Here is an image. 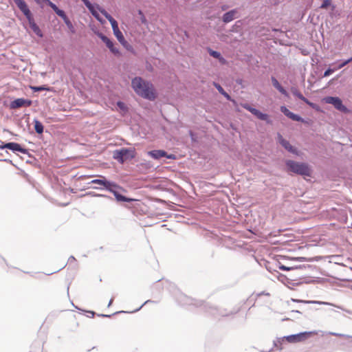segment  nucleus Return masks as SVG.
<instances>
[{
    "mask_svg": "<svg viewBox=\"0 0 352 352\" xmlns=\"http://www.w3.org/2000/svg\"><path fill=\"white\" fill-rule=\"evenodd\" d=\"M276 265H277L278 268L282 271H292V270H294L302 269V268L306 267V266L305 265H295L293 267H288V266H286V265L280 263V262H278L276 264Z\"/></svg>",
    "mask_w": 352,
    "mask_h": 352,
    "instance_id": "24",
    "label": "nucleus"
},
{
    "mask_svg": "<svg viewBox=\"0 0 352 352\" xmlns=\"http://www.w3.org/2000/svg\"><path fill=\"white\" fill-rule=\"evenodd\" d=\"M272 84L274 88H276L282 95L286 98H289V94L287 91L281 85L278 80L274 77L271 76Z\"/></svg>",
    "mask_w": 352,
    "mask_h": 352,
    "instance_id": "20",
    "label": "nucleus"
},
{
    "mask_svg": "<svg viewBox=\"0 0 352 352\" xmlns=\"http://www.w3.org/2000/svg\"><path fill=\"white\" fill-rule=\"evenodd\" d=\"M38 2H36L38 4L45 3V5L48 6L51 8L54 7L56 4L53 3L50 0H38Z\"/></svg>",
    "mask_w": 352,
    "mask_h": 352,
    "instance_id": "36",
    "label": "nucleus"
},
{
    "mask_svg": "<svg viewBox=\"0 0 352 352\" xmlns=\"http://www.w3.org/2000/svg\"><path fill=\"white\" fill-rule=\"evenodd\" d=\"M276 140L277 142L280 144L281 146H283L287 151L292 154L299 155V151L298 148L292 146L289 142L285 139L280 133H277Z\"/></svg>",
    "mask_w": 352,
    "mask_h": 352,
    "instance_id": "12",
    "label": "nucleus"
},
{
    "mask_svg": "<svg viewBox=\"0 0 352 352\" xmlns=\"http://www.w3.org/2000/svg\"><path fill=\"white\" fill-rule=\"evenodd\" d=\"M81 1L84 3L85 7H88V6L90 5V1L89 0H81Z\"/></svg>",
    "mask_w": 352,
    "mask_h": 352,
    "instance_id": "49",
    "label": "nucleus"
},
{
    "mask_svg": "<svg viewBox=\"0 0 352 352\" xmlns=\"http://www.w3.org/2000/svg\"><path fill=\"white\" fill-rule=\"evenodd\" d=\"M116 106L123 113H126L129 110V108L126 106V104L121 100L117 101Z\"/></svg>",
    "mask_w": 352,
    "mask_h": 352,
    "instance_id": "28",
    "label": "nucleus"
},
{
    "mask_svg": "<svg viewBox=\"0 0 352 352\" xmlns=\"http://www.w3.org/2000/svg\"><path fill=\"white\" fill-rule=\"evenodd\" d=\"M30 89L32 90L33 92H39L41 91H51L53 90L54 88L45 85H43L40 86H31Z\"/></svg>",
    "mask_w": 352,
    "mask_h": 352,
    "instance_id": "26",
    "label": "nucleus"
},
{
    "mask_svg": "<svg viewBox=\"0 0 352 352\" xmlns=\"http://www.w3.org/2000/svg\"><path fill=\"white\" fill-rule=\"evenodd\" d=\"M315 334H316L315 331H302L298 333L283 336V339H285V340L289 343H296L305 341Z\"/></svg>",
    "mask_w": 352,
    "mask_h": 352,
    "instance_id": "10",
    "label": "nucleus"
},
{
    "mask_svg": "<svg viewBox=\"0 0 352 352\" xmlns=\"http://www.w3.org/2000/svg\"><path fill=\"white\" fill-rule=\"evenodd\" d=\"M0 161H3V162H8L10 163V164L13 165L14 166V164L12 162V160H9V159H1Z\"/></svg>",
    "mask_w": 352,
    "mask_h": 352,
    "instance_id": "52",
    "label": "nucleus"
},
{
    "mask_svg": "<svg viewBox=\"0 0 352 352\" xmlns=\"http://www.w3.org/2000/svg\"><path fill=\"white\" fill-rule=\"evenodd\" d=\"M88 195H90L92 197H104V198L109 199L110 200H113V198L111 196L104 195V194H98V193H96L94 192H89L88 193Z\"/></svg>",
    "mask_w": 352,
    "mask_h": 352,
    "instance_id": "33",
    "label": "nucleus"
},
{
    "mask_svg": "<svg viewBox=\"0 0 352 352\" xmlns=\"http://www.w3.org/2000/svg\"><path fill=\"white\" fill-rule=\"evenodd\" d=\"M81 1L84 3L85 7H88V6L90 5V1L89 0H81Z\"/></svg>",
    "mask_w": 352,
    "mask_h": 352,
    "instance_id": "50",
    "label": "nucleus"
},
{
    "mask_svg": "<svg viewBox=\"0 0 352 352\" xmlns=\"http://www.w3.org/2000/svg\"><path fill=\"white\" fill-rule=\"evenodd\" d=\"M148 155L153 160H159L166 155V151L162 149H155L148 151Z\"/></svg>",
    "mask_w": 352,
    "mask_h": 352,
    "instance_id": "22",
    "label": "nucleus"
},
{
    "mask_svg": "<svg viewBox=\"0 0 352 352\" xmlns=\"http://www.w3.org/2000/svg\"><path fill=\"white\" fill-rule=\"evenodd\" d=\"M291 92L292 93V94L296 97L297 98H298L299 100H302L304 103L307 104V105H309V107H312V108H315L316 107V104L313 103L312 102L309 101L307 98H305L298 90L296 87H292L291 89Z\"/></svg>",
    "mask_w": 352,
    "mask_h": 352,
    "instance_id": "17",
    "label": "nucleus"
},
{
    "mask_svg": "<svg viewBox=\"0 0 352 352\" xmlns=\"http://www.w3.org/2000/svg\"><path fill=\"white\" fill-rule=\"evenodd\" d=\"M122 45L128 51H133V47L128 43L127 41H126V43H124Z\"/></svg>",
    "mask_w": 352,
    "mask_h": 352,
    "instance_id": "42",
    "label": "nucleus"
},
{
    "mask_svg": "<svg viewBox=\"0 0 352 352\" xmlns=\"http://www.w3.org/2000/svg\"><path fill=\"white\" fill-rule=\"evenodd\" d=\"M320 8L325 10L330 8L333 11L336 9V6L332 3V0H322Z\"/></svg>",
    "mask_w": 352,
    "mask_h": 352,
    "instance_id": "27",
    "label": "nucleus"
},
{
    "mask_svg": "<svg viewBox=\"0 0 352 352\" xmlns=\"http://www.w3.org/2000/svg\"><path fill=\"white\" fill-rule=\"evenodd\" d=\"M241 106L245 109V110L250 112L252 115H254L257 119L265 122L267 124H272V120L270 118V116L266 113L261 111L259 109L251 106L248 103H241Z\"/></svg>",
    "mask_w": 352,
    "mask_h": 352,
    "instance_id": "7",
    "label": "nucleus"
},
{
    "mask_svg": "<svg viewBox=\"0 0 352 352\" xmlns=\"http://www.w3.org/2000/svg\"><path fill=\"white\" fill-rule=\"evenodd\" d=\"M122 45L128 51H133V47L128 43L127 41H126V43H124Z\"/></svg>",
    "mask_w": 352,
    "mask_h": 352,
    "instance_id": "40",
    "label": "nucleus"
},
{
    "mask_svg": "<svg viewBox=\"0 0 352 352\" xmlns=\"http://www.w3.org/2000/svg\"><path fill=\"white\" fill-rule=\"evenodd\" d=\"M329 334L333 336L352 339V336L347 335V334L331 332V331L329 332Z\"/></svg>",
    "mask_w": 352,
    "mask_h": 352,
    "instance_id": "34",
    "label": "nucleus"
},
{
    "mask_svg": "<svg viewBox=\"0 0 352 352\" xmlns=\"http://www.w3.org/2000/svg\"><path fill=\"white\" fill-rule=\"evenodd\" d=\"M101 14L105 17L106 19L109 21L113 31L119 28L118 22L108 12H107L105 10H102V11H101Z\"/></svg>",
    "mask_w": 352,
    "mask_h": 352,
    "instance_id": "23",
    "label": "nucleus"
},
{
    "mask_svg": "<svg viewBox=\"0 0 352 352\" xmlns=\"http://www.w3.org/2000/svg\"><path fill=\"white\" fill-rule=\"evenodd\" d=\"M67 263H69V267L77 268L78 267L76 259L74 256H69Z\"/></svg>",
    "mask_w": 352,
    "mask_h": 352,
    "instance_id": "31",
    "label": "nucleus"
},
{
    "mask_svg": "<svg viewBox=\"0 0 352 352\" xmlns=\"http://www.w3.org/2000/svg\"><path fill=\"white\" fill-rule=\"evenodd\" d=\"M6 146H7V149L10 150L14 153L19 152L23 154H28V149L23 147L19 143L14 142H6Z\"/></svg>",
    "mask_w": 352,
    "mask_h": 352,
    "instance_id": "16",
    "label": "nucleus"
},
{
    "mask_svg": "<svg viewBox=\"0 0 352 352\" xmlns=\"http://www.w3.org/2000/svg\"><path fill=\"white\" fill-rule=\"evenodd\" d=\"M151 302H155L152 300H147L140 307H138V309H135V310H133L132 311H130L129 313L137 312V311H140L143 307L144 305H145L146 304H148V303H151ZM120 313H129V312L128 311H116L113 315L118 314H120Z\"/></svg>",
    "mask_w": 352,
    "mask_h": 352,
    "instance_id": "29",
    "label": "nucleus"
},
{
    "mask_svg": "<svg viewBox=\"0 0 352 352\" xmlns=\"http://www.w3.org/2000/svg\"><path fill=\"white\" fill-rule=\"evenodd\" d=\"M206 50L209 55L218 60L221 65H226L228 63L227 60L222 56L220 52L214 50L210 47H208Z\"/></svg>",
    "mask_w": 352,
    "mask_h": 352,
    "instance_id": "18",
    "label": "nucleus"
},
{
    "mask_svg": "<svg viewBox=\"0 0 352 352\" xmlns=\"http://www.w3.org/2000/svg\"><path fill=\"white\" fill-rule=\"evenodd\" d=\"M213 85H214V87L217 89V91H219V93L220 94H221V93H223V91H225L224 89L222 87V86L219 83L214 82Z\"/></svg>",
    "mask_w": 352,
    "mask_h": 352,
    "instance_id": "39",
    "label": "nucleus"
},
{
    "mask_svg": "<svg viewBox=\"0 0 352 352\" xmlns=\"http://www.w3.org/2000/svg\"><path fill=\"white\" fill-rule=\"evenodd\" d=\"M122 45L128 51H133V47L128 43L127 41H126V43H124Z\"/></svg>",
    "mask_w": 352,
    "mask_h": 352,
    "instance_id": "43",
    "label": "nucleus"
},
{
    "mask_svg": "<svg viewBox=\"0 0 352 352\" xmlns=\"http://www.w3.org/2000/svg\"><path fill=\"white\" fill-rule=\"evenodd\" d=\"M87 313L90 314V315H91V318H94V316H95V312L93 311H88Z\"/></svg>",
    "mask_w": 352,
    "mask_h": 352,
    "instance_id": "61",
    "label": "nucleus"
},
{
    "mask_svg": "<svg viewBox=\"0 0 352 352\" xmlns=\"http://www.w3.org/2000/svg\"><path fill=\"white\" fill-rule=\"evenodd\" d=\"M261 295H266V296H269L270 294L269 293H265V292H261L260 294H258V296H261Z\"/></svg>",
    "mask_w": 352,
    "mask_h": 352,
    "instance_id": "62",
    "label": "nucleus"
},
{
    "mask_svg": "<svg viewBox=\"0 0 352 352\" xmlns=\"http://www.w3.org/2000/svg\"><path fill=\"white\" fill-rule=\"evenodd\" d=\"M6 146V142L4 143L3 142H1V144H0V149L3 150V149H5V148H7V146Z\"/></svg>",
    "mask_w": 352,
    "mask_h": 352,
    "instance_id": "53",
    "label": "nucleus"
},
{
    "mask_svg": "<svg viewBox=\"0 0 352 352\" xmlns=\"http://www.w3.org/2000/svg\"><path fill=\"white\" fill-rule=\"evenodd\" d=\"M131 87L137 95L144 99L153 101L157 98L158 94L154 85L142 77H134L131 80Z\"/></svg>",
    "mask_w": 352,
    "mask_h": 352,
    "instance_id": "3",
    "label": "nucleus"
},
{
    "mask_svg": "<svg viewBox=\"0 0 352 352\" xmlns=\"http://www.w3.org/2000/svg\"><path fill=\"white\" fill-rule=\"evenodd\" d=\"M52 9L59 17H60L63 20L65 24L69 30V32L72 34H76V30L74 25L72 24L71 20L66 14L65 12L63 10L60 9L56 5L52 7Z\"/></svg>",
    "mask_w": 352,
    "mask_h": 352,
    "instance_id": "11",
    "label": "nucleus"
},
{
    "mask_svg": "<svg viewBox=\"0 0 352 352\" xmlns=\"http://www.w3.org/2000/svg\"><path fill=\"white\" fill-rule=\"evenodd\" d=\"M336 71V69L334 67V68H331V67H328L324 72V74H323V77H328L331 74H332L333 72H335Z\"/></svg>",
    "mask_w": 352,
    "mask_h": 352,
    "instance_id": "37",
    "label": "nucleus"
},
{
    "mask_svg": "<svg viewBox=\"0 0 352 352\" xmlns=\"http://www.w3.org/2000/svg\"><path fill=\"white\" fill-rule=\"evenodd\" d=\"M165 157L166 159H168V160H175L176 159V155L175 154L168 153L166 152V155H165Z\"/></svg>",
    "mask_w": 352,
    "mask_h": 352,
    "instance_id": "46",
    "label": "nucleus"
},
{
    "mask_svg": "<svg viewBox=\"0 0 352 352\" xmlns=\"http://www.w3.org/2000/svg\"><path fill=\"white\" fill-rule=\"evenodd\" d=\"M96 35L101 39V41L105 44L106 47L115 56L120 57L122 56V53L120 50L115 46V42L113 40L109 38L100 31L96 32Z\"/></svg>",
    "mask_w": 352,
    "mask_h": 352,
    "instance_id": "9",
    "label": "nucleus"
},
{
    "mask_svg": "<svg viewBox=\"0 0 352 352\" xmlns=\"http://www.w3.org/2000/svg\"><path fill=\"white\" fill-rule=\"evenodd\" d=\"M174 298L177 303L180 306H195L196 307H202L203 310L206 313L213 316L214 317L227 316L236 313V311H228L225 309L218 308L204 302L202 300L193 299L179 290L175 291L173 294Z\"/></svg>",
    "mask_w": 352,
    "mask_h": 352,
    "instance_id": "1",
    "label": "nucleus"
},
{
    "mask_svg": "<svg viewBox=\"0 0 352 352\" xmlns=\"http://www.w3.org/2000/svg\"><path fill=\"white\" fill-rule=\"evenodd\" d=\"M65 266H66V264H65V265L62 268H60L59 270H56V271H55V272H51V273H50V274H47V275L53 274L54 273H56V272H59V271H60V270H61L63 268H64Z\"/></svg>",
    "mask_w": 352,
    "mask_h": 352,
    "instance_id": "60",
    "label": "nucleus"
},
{
    "mask_svg": "<svg viewBox=\"0 0 352 352\" xmlns=\"http://www.w3.org/2000/svg\"><path fill=\"white\" fill-rule=\"evenodd\" d=\"M240 16L239 8H234L226 12L221 16V21L223 23L227 24Z\"/></svg>",
    "mask_w": 352,
    "mask_h": 352,
    "instance_id": "13",
    "label": "nucleus"
},
{
    "mask_svg": "<svg viewBox=\"0 0 352 352\" xmlns=\"http://www.w3.org/2000/svg\"><path fill=\"white\" fill-rule=\"evenodd\" d=\"M33 124L35 132L38 135L43 134L44 131V126L43 123L38 119L34 118L33 120Z\"/></svg>",
    "mask_w": 352,
    "mask_h": 352,
    "instance_id": "25",
    "label": "nucleus"
},
{
    "mask_svg": "<svg viewBox=\"0 0 352 352\" xmlns=\"http://www.w3.org/2000/svg\"><path fill=\"white\" fill-rule=\"evenodd\" d=\"M229 8V6L226 4H223L221 6V10L223 11H226Z\"/></svg>",
    "mask_w": 352,
    "mask_h": 352,
    "instance_id": "48",
    "label": "nucleus"
},
{
    "mask_svg": "<svg viewBox=\"0 0 352 352\" xmlns=\"http://www.w3.org/2000/svg\"><path fill=\"white\" fill-rule=\"evenodd\" d=\"M280 111L283 113L286 117L289 118L290 120L296 122H304V119L297 113H295L291 111L286 106L283 105L280 107Z\"/></svg>",
    "mask_w": 352,
    "mask_h": 352,
    "instance_id": "15",
    "label": "nucleus"
},
{
    "mask_svg": "<svg viewBox=\"0 0 352 352\" xmlns=\"http://www.w3.org/2000/svg\"><path fill=\"white\" fill-rule=\"evenodd\" d=\"M122 45L128 51H133V47L128 43L127 41H126V43H124Z\"/></svg>",
    "mask_w": 352,
    "mask_h": 352,
    "instance_id": "41",
    "label": "nucleus"
},
{
    "mask_svg": "<svg viewBox=\"0 0 352 352\" xmlns=\"http://www.w3.org/2000/svg\"><path fill=\"white\" fill-rule=\"evenodd\" d=\"M113 301V298H112L110 299V300L109 302V304H108V307H109L112 305Z\"/></svg>",
    "mask_w": 352,
    "mask_h": 352,
    "instance_id": "63",
    "label": "nucleus"
},
{
    "mask_svg": "<svg viewBox=\"0 0 352 352\" xmlns=\"http://www.w3.org/2000/svg\"><path fill=\"white\" fill-rule=\"evenodd\" d=\"M291 260L292 261H299V262H302V261H305L307 260V258L305 257H302V256H300V257H292L291 258Z\"/></svg>",
    "mask_w": 352,
    "mask_h": 352,
    "instance_id": "45",
    "label": "nucleus"
},
{
    "mask_svg": "<svg viewBox=\"0 0 352 352\" xmlns=\"http://www.w3.org/2000/svg\"><path fill=\"white\" fill-rule=\"evenodd\" d=\"M138 14L140 16V20L141 23L145 25H148V22L146 16H144V12L141 10H139L138 11Z\"/></svg>",
    "mask_w": 352,
    "mask_h": 352,
    "instance_id": "32",
    "label": "nucleus"
},
{
    "mask_svg": "<svg viewBox=\"0 0 352 352\" xmlns=\"http://www.w3.org/2000/svg\"><path fill=\"white\" fill-rule=\"evenodd\" d=\"M292 300L294 302L304 303V304H317V305H331L333 307H336L340 309L344 310V309L341 306L336 305L332 303L324 302V301H318V300H298V299H294L292 298Z\"/></svg>",
    "mask_w": 352,
    "mask_h": 352,
    "instance_id": "21",
    "label": "nucleus"
},
{
    "mask_svg": "<svg viewBox=\"0 0 352 352\" xmlns=\"http://www.w3.org/2000/svg\"><path fill=\"white\" fill-rule=\"evenodd\" d=\"M32 104V100L24 98H18L12 100L9 104L11 109H15L21 107H30Z\"/></svg>",
    "mask_w": 352,
    "mask_h": 352,
    "instance_id": "14",
    "label": "nucleus"
},
{
    "mask_svg": "<svg viewBox=\"0 0 352 352\" xmlns=\"http://www.w3.org/2000/svg\"><path fill=\"white\" fill-rule=\"evenodd\" d=\"M96 184L98 185V186L91 187L93 189L104 190L111 192L117 202L132 203L136 201L135 199L122 195L121 191H124V188L115 182L108 179L105 176L98 175Z\"/></svg>",
    "mask_w": 352,
    "mask_h": 352,
    "instance_id": "2",
    "label": "nucleus"
},
{
    "mask_svg": "<svg viewBox=\"0 0 352 352\" xmlns=\"http://www.w3.org/2000/svg\"><path fill=\"white\" fill-rule=\"evenodd\" d=\"M346 65V63L345 60H342L338 64V65L335 68L336 69V71H337L338 69H342V67H344Z\"/></svg>",
    "mask_w": 352,
    "mask_h": 352,
    "instance_id": "44",
    "label": "nucleus"
},
{
    "mask_svg": "<svg viewBox=\"0 0 352 352\" xmlns=\"http://www.w3.org/2000/svg\"><path fill=\"white\" fill-rule=\"evenodd\" d=\"M285 278V276L283 275V274H280V275H279V280H281L280 278Z\"/></svg>",
    "mask_w": 352,
    "mask_h": 352,
    "instance_id": "64",
    "label": "nucleus"
},
{
    "mask_svg": "<svg viewBox=\"0 0 352 352\" xmlns=\"http://www.w3.org/2000/svg\"><path fill=\"white\" fill-rule=\"evenodd\" d=\"M96 181H97V178L94 179L91 181H90L89 182H88V184H96Z\"/></svg>",
    "mask_w": 352,
    "mask_h": 352,
    "instance_id": "58",
    "label": "nucleus"
},
{
    "mask_svg": "<svg viewBox=\"0 0 352 352\" xmlns=\"http://www.w3.org/2000/svg\"><path fill=\"white\" fill-rule=\"evenodd\" d=\"M272 31H273V32H274L283 33V32L281 31V30L278 29V28H273V29H272Z\"/></svg>",
    "mask_w": 352,
    "mask_h": 352,
    "instance_id": "56",
    "label": "nucleus"
},
{
    "mask_svg": "<svg viewBox=\"0 0 352 352\" xmlns=\"http://www.w3.org/2000/svg\"><path fill=\"white\" fill-rule=\"evenodd\" d=\"M323 101L326 104L333 105L336 110L343 113H349L351 111L350 109L343 104V102L341 100V98L338 96H325L323 98Z\"/></svg>",
    "mask_w": 352,
    "mask_h": 352,
    "instance_id": "8",
    "label": "nucleus"
},
{
    "mask_svg": "<svg viewBox=\"0 0 352 352\" xmlns=\"http://www.w3.org/2000/svg\"><path fill=\"white\" fill-rule=\"evenodd\" d=\"M236 82L238 84V85H242V83H243V80L242 79H236Z\"/></svg>",
    "mask_w": 352,
    "mask_h": 352,
    "instance_id": "57",
    "label": "nucleus"
},
{
    "mask_svg": "<svg viewBox=\"0 0 352 352\" xmlns=\"http://www.w3.org/2000/svg\"><path fill=\"white\" fill-rule=\"evenodd\" d=\"M91 175H82L80 177V179H85V178H89V177H91Z\"/></svg>",
    "mask_w": 352,
    "mask_h": 352,
    "instance_id": "59",
    "label": "nucleus"
},
{
    "mask_svg": "<svg viewBox=\"0 0 352 352\" xmlns=\"http://www.w3.org/2000/svg\"><path fill=\"white\" fill-rule=\"evenodd\" d=\"M135 150L133 148L123 147L113 152V158L120 164L129 161L135 157Z\"/></svg>",
    "mask_w": 352,
    "mask_h": 352,
    "instance_id": "6",
    "label": "nucleus"
},
{
    "mask_svg": "<svg viewBox=\"0 0 352 352\" xmlns=\"http://www.w3.org/2000/svg\"><path fill=\"white\" fill-rule=\"evenodd\" d=\"M180 31L184 34V36H185L186 38H188L190 37V34L187 31L183 30H180Z\"/></svg>",
    "mask_w": 352,
    "mask_h": 352,
    "instance_id": "47",
    "label": "nucleus"
},
{
    "mask_svg": "<svg viewBox=\"0 0 352 352\" xmlns=\"http://www.w3.org/2000/svg\"><path fill=\"white\" fill-rule=\"evenodd\" d=\"M86 8L89 10V12L91 13V14L97 20L100 21V16L99 12L101 13V11H102V10H104L103 8L100 7L99 5H98L96 3H92L91 2H90V5L88 6V7H86Z\"/></svg>",
    "mask_w": 352,
    "mask_h": 352,
    "instance_id": "19",
    "label": "nucleus"
},
{
    "mask_svg": "<svg viewBox=\"0 0 352 352\" xmlns=\"http://www.w3.org/2000/svg\"><path fill=\"white\" fill-rule=\"evenodd\" d=\"M285 171L289 175H297L305 178L311 177L312 168L307 162L287 160L285 162Z\"/></svg>",
    "mask_w": 352,
    "mask_h": 352,
    "instance_id": "4",
    "label": "nucleus"
},
{
    "mask_svg": "<svg viewBox=\"0 0 352 352\" xmlns=\"http://www.w3.org/2000/svg\"><path fill=\"white\" fill-rule=\"evenodd\" d=\"M14 3L16 4L17 8L20 10V11L24 14L25 18L27 19L30 28L34 32V33L40 38L43 37V33L38 27V25L35 23L33 14L30 11L28 4L24 0H12Z\"/></svg>",
    "mask_w": 352,
    "mask_h": 352,
    "instance_id": "5",
    "label": "nucleus"
},
{
    "mask_svg": "<svg viewBox=\"0 0 352 352\" xmlns=\"http://www.w3.org/2000/svg\"><path fill=\"white\" fill-rule=\"evenodd\" d=\"M345 61H346V65L351 63L352 62V56L350 58L346 59Z\"/></svg>",
    "mask_w": 352,
    "mask_h": 352,
    "instance_id": "55",
    "label": "nucleus"
},
{
    "mask_svg": "<svg viewBox=\"0 0 352 352\" xmlns=\"http://www.w3.org/2000/svg\"><path fill=\"white\" fill-rule=\"evenodd\" d=\"M221 95H222L227 100L232 102L234 104H236V100L233 99L226 91H223Z\"/></svg>",
    "mask_w": 352,
    "mask_h": 352,
    "instance_id": "35",
    "label": "nucleus"
},
{
    "mask_svg": "<svg viewBox=\"0 0 352 352\" xmlns=\"http://www.w3.org/2000/svg\"><path fill=\"white\" fill-rule=\"evenodd\" d=\"M126 40L125 39L124 36L122 37L121 39H119L118 42L122 45L124 43H126Z\"/></svg>",
    "mask_w": 352,
    "mask_h": 352,
    "instance_id": "54",
    "label": "nucleus"
},
{
    "mask_svg": "<svg viewBox=\"0 0 352 352\" xmlns=\"http://www.w3.org/2000/svg\"><path fill=\"white\" fill-rule=\"evenodd\" d=\"M285 340V339H283V337L278 338L276 340H274L273 342L274 346L278 349V350H282V344Z\"/></svg>",
    "mask_w": 352,
    "mask_h": 352,
    "instance_id": "30",
    "label": "nucleus"
},
{
    "mask_svg": "<svg viewBox=\"0 0 352 352\" xmlns=\"http://www.w3.org/2000/svg\"><path fill=\"white\" fill-rule=\"evenodd\" d=\"M113 32L118 41H119V39H121L122 37H124L122 32L120 31V30L119 28L117 30H114L113 31Z\"/></svg>",
    "mask_w": 352,
    "mask_h": 352,
    "instance_id": "38",
    "label": "nucleus"
},
{
    "mask_svg": "<svg viewBox=\"0 0 352 352\" xmlns=\"http://www.w3.org/2000/svg\"><path fill=\"white\" fill-rule=\"evenodd\" d=\"M98 316L100 317H102V318H111L112 315L101 314H98Z\"/></svg>",
    "mask_w": 352,
    "mask_h": 352,
    "instance_id": "51",
    "label": "nucleus"
}]
</instances>
